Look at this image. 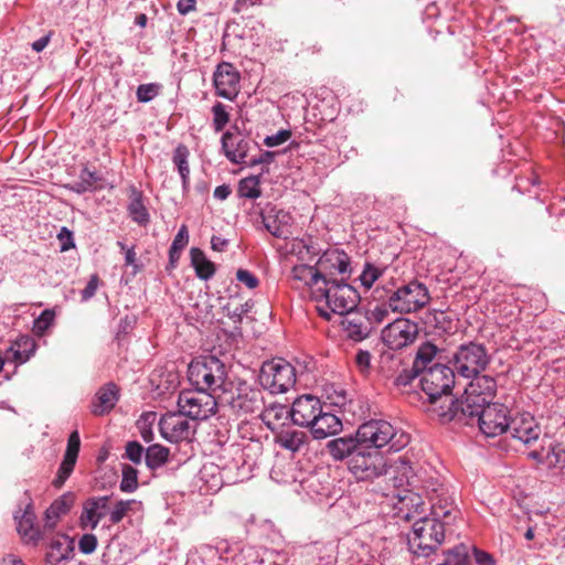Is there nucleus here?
Listing matches in <instances>:
<instances>
[{"label": "nucleus", "mask_w": 565, "mask_h": 565, "mask_svg": "<svg viewBox=\"0 0 565 565\" xmlns=\"http://www.w3.org/2000/svg\"><path fill=\"white\" fill-rule=\"evenodd\" d=\"M430 516H422L413 524V533L408 537L409 550L418 555L427 557L433 554L445 540V525L454 510L452 502L448 499L433 494L430 498Z\"/></svg>", "instance_id": "obj_1"}, {"label": "nucleus", "mask_w": 565, "mask_h": 565, "mask_svg": "<svg viewBox=\"0 0 565 565\" xmlns=\"http://www.w3.org/2000/svg\"><path fill=\"white\" fill-rule=\"evenodd\" d=\"M315 301L321 317L331 319V313L350 315L358 307L360 295L343 279L328 277L321 288L316 289Z\"/></svg>", "instance_id": "obj_2"}, {"label": "nucleus", "mask_w": 565, "mask_h": 565, "mask_svg": "<svg viewBox=\"0 0 565 565\" xmlns=\"http://www.w3.org/2000/svg\"><path fill=\"white\" fill-rule=\"evenodd\" d=\"M356 436L361 445L375 450L386 447L387 452H397L411 441L408 434L383 419H372L362 424L356 430Z\"/></svg>", "instance_id": "obj_3"}, {"label": "nucleus", "mask_w": 565, "mask_h": 565, "mask_svg": "<svg viewBox=\"0 0 565 565\" xmlns=\"http://www.w3.org/2000/svg\"><path fill=\"white\" fill-rule=\"evenodd\" d=\"M227 377L226 365L216 356L207 355L194 360L188 369V379L196 390L215 393Z\"/></svg>", "instance_id": "obj_4"}, {"label": "nucleus", "mask_w": 565, "mask_h": 565, "mask_svg": "<svg viewBox=\"0 0 565 565\" xmlns=\"http://www.w3.org/2000/svg\"><path fill=\"white\" fill-rule=\"evenodd\" d=\"M449 363L459 376L470 379L487 369L490 355L483 344L469 342L458 347Z\"/></svg>", "instance_id": "obj_5"}, {"label": "nucleus", "mask_w": 565, "mask_h": 565, "mask_svg": "<svg viewBox=\"0 0 565 565\" xmlns=\"http://www.w3.org/2000/svg\"><path fill=\"white\" fill-rule=\"evenodd\" d=\"M455 370L441 363H436L422 372L420 386L431 404H436L444 398L449 399L455 385Z\"/></svg>", "instance_id": "obj_6"}, {"label": "nucleus", "mask_w": 565, "mask_h": 565, "mask_svg": "<svg viewBox=\"0 0 565 565\" xmlns=\"http://www.w3.org/2000/svg\"><path fill=\"white\" fill-rule=\"evenodd\" d=\"M486 407L487 403L478 402L477 397L466 394L465 391L460 399H450L448 405L440 404L435 412L443 423L456 420L473 426L478 424V418Z\"/></svg>", "instance_id": "obj_7"}, {"label": "nucleus", "mask_w": 565, "mask_h": 565, "mask_svg": "<svg viewBox=\"0 0 565 565\" xmlns=\"http://www.w3.org/2000/svg\"><path fill=\"white\" fill-rule=\"evenodd\" d=\"M486 407L487 403L478 402L477 397L466 394L465 391L460 399H450L448 405L440 404L435 412L443 423L456 420L473 426L478 424V418Z\"/></svg>", "instance_id": "obj_8"}, {"label": "nucleus", "mask_w": 565, "mask_h": 565, "mask_svg": "<svg viewBox=\"0 0 565 565\" xmlns=\"http://www.w3.org/2000/svg\"><path fill=\"white\" fill-rule=\"evenodd\" d=\"M258 381L271 394L286 393L296 383V370L284 359L266 361L260 367Z\"/></svg>", "instance_id": "obj_9"}, {"label": "nucleus", "mask_w": 565, "mask_h": 565, "mask_svg": "<svg viewBox=\"0 0 565 565\" xmlns=\"http://www.w3.org/2000/svg\"><path fill=\"white\" fill-rule=\"evenodd\" d=\"M348 468L359 480H373L387 473L388 465L381 450L360 445Z\"/></svg>", "instance_id": "obj_10"}, {"label": "nucleus", "mask_w": 565, "mask_h": 565, "mask_svg": "<svg viewBox=\"0 0 565 565\" xmlns=\"http://www.w3.org/2000/svg\"><path fill=\"white\" fill-rule=\"evenodd\" d=\"M429 300L427 287L418 280H413L388 296V306L394 312L411 313L423 309Z\"/></svg>", "instance_id": "obj_11"}, {"label": "nucleus", "mask_w": 565, "mask_h": 565, "mask_svg": "<svg viewBox=\"0 0 565 565\" xmlns=\"http://www.w3.org/2000/svg\"><path fill=\"white\" fill-rule=\"evenodd\" d=\"M178 407L188 418L205 420L215 414L217 403L213 394L195 388L179 394Z\"/></svg>", "instance_id": "obj_12"}, {"label": "nucleus", "mask_w": 565, "mask_h": 565, "mask_svg": "<svg viewBox=\"0 0 565 565\" xmlns=\"http://www.w3.org/2000/svg\"><path fill=\"white\" fill-rule=\"evenodd\" d=\"M418 335L417 323L406 318H397L388 323L381 333L385 345L391 350H401L415 341Z\"/></svg>", "instance_id": "obj_13"}, {"label": "nucleus", "mask_w": 565, "mask_h": 565, "mask_svg": "<svg viewBox=\"0 0 565 565\" xmlns=\"http://www.w3.org/2000/svg\"><path fill=\"white\" fill-rule=\"evenodd\" d=\"M509 409L499 403L488 404L478 418L480 431L487 437H497L509 430Z\"/></svg>", "instance_id": "obj_14"}, {"label": "nucleus", "mask_w": 565, "mask_h": 565, "mask_svg": "<svg viewBox=\"0 0 565 565\" xmlns=\"http://www.w3.org/2000/svg\"><path fill=\"white\" fill-rule=\"evenodd\" d=\"M239 72L227 62L220 63L213 74V84L216 94L228 100H233L239 93Z\"/></svg>", "instance_id": "obj_15"}, {"label": "nucleus", "mask_w": 565, "mask_h": 565, "mask_svg": "<svg viewBox=\"0 0 565 565\" xmlns=\"http://www.w3.org/2000/svg\"><path fill=\"white\" fill-rule=\"evenodd\" d=\"M228 404L237 415L253 414L263 408V393L260 390L253 388L246 383L239 384Z\"/></svg>", "instance_id": "obj_16"}, {"label": "nucleus", "mask_w": 565, "mask_h": 565, "mask_svg": "<svg viewBox=\"0 0 565 565\" xmlns=\"http://www.w3.org/2000/svg\"><path fill=\"white\" fill-rule=\"evenodd\" d=\"M108 495L90 497L83 503V510L78 519L82 530H95L102 519L109 514Z\"/></svg>", "instance_id": "obj_17"}, {"label": "nucleus", "mask_w": 565, "mask_h": 565, "mask_svg": "<svg viewBox=\"0 0 565 565\" xmlns=\"http://www.w3.org/2000/svg\"><path fill=\"white\" fill-rule=\"evenodd\" d=\"M322 406L321 401L317 396L310 394L299 396L290 408L292 423L297 426L309 428L316 416L320 415Z\"/></svg>", "instance_id": "obj_18"}, {"label": "nucleus", "mask_w": 565, "mask_h": 565, "mask_svg": "<svg viewBox=\"0 0 565 565\" xmlns=\"http://www.w3.org/2000/svg\"><path fill=\"white\" fill-rule=\"evenodd\" d=\"M508 433L522 444L532 446L539 440L542 429L531 414L523 413L510 419Z\"/></svg>", "instance_id": "obj_19"}, {"label": "nucleus", "mask_w": 565, "mask_h": 565, "mask_svg": "<svg viewBox=\"0 0 565 565\" xmlns=\"http://www.w3.org/2000/svg\"><path fill=\"white\" fill-rule=\"evenodd\" d=\"M186 418L180 411L163 415L159 423L162 436L172 443L188 439L191 435V426Z\"/></svg>", "instance_id": "obj_20"}, {"label": "nucleus", "mask_w": 565, "mask_h": 565, "mask_svg": "<svg viewBox=\"0 0 565 565\" xmlns=\"http://www.w3.org/2000/svg\"><path fill=\"white\" fill-rule=\"evenodd\" d=\"M222 149L226 158L233 163H246L248 162V152L250 151V140L242 137L238 134H232L226 131L222 136Z\"/></svg>", "instance_id": "obj_21"}, {"label": "nucleus", "mask_w": 565, "mask_h": 565, "mask_svg": "<svg viewBox=\"0 0 565 565\" xmlns=\"http://www.w3.org/2000/svg\"><path fill=\"white\" fill-rule=\"evenodd\" d=\"M290 275L295 281L309 287L313 300L316 298V289L321 288L328 278V275L322 273L318 265L317 267L305 264L296 265L292 267Z\"/></svg>", "instance_id": "obj_22"}, {"label": "nucleus", "mask_w": 565, "mask_h": 565, "mask_svg": "<svg viewBox=\"0 0 565 565\" xmlns=\"http://www.w3.org/2000/svg\"><path fill=\"white\" fill-rule=\"evenodd\" d=\"M342 422L334 414L324 411L322 406L320 415L310 425V431L315 439H324L342 430Z\"/></svg>", "instance_id": "obj_23"}, {"label": "nucleus", "mask_w": 565, "mask_h": 565, "mask_svg": "<svg viewBox=\"0 0 565 565\" xmlns=\"http://www.w3.org/2000/svg\"><path fill=\"white\" fill-rule=\"evenodd\" d=\"M471 382L465 388L466 394L477 397L478 402L491 404V401L495 396L497 382L494 377L490 375H475Z\"/></svg>", "instance_id": "obj_24"}, {"label": "nucleus", "mask_w": 565, "mask_h": 565, "mask_svg": "<svg viewBox=\"0 0 565 565\" xmlns=\"http://www.w3.org/2000/svg\"><path fill=\"white\" fill-rule=\"evenodd\" d=\"M361 443L356 434L331 439L327 443L326 449L335 461L351 460Z\"/></svg>", "instance_id": "obj_25"}, {"label": "nucleus", "mask_w": 565, "mask_h": 565, "mask_svg": "<svg viewBox=\"0 0 565 565\" xmlns=\"http://www.w3.org/2000/svg\"><path fill=\"white\" fill-rule=\"evenodd\" d=\"M119 399V390L114 383H108L100 387L92 404V414L104 416L110 413Z\"/></svg>", "instance_id": "obj_26"}, {"label": "nucleus", "mask_w": 565, "mask_h": 565, "mask_svg": "<svg viewBox=\"0 0 565 565\" xmlns=\"http://www.w3.org/2000/svg\"><path fill=\"white\" fill-rule=\"evenodd\" d=\"M129 216L139 225H147L150 221L149 212L143 203V194L136 188H131L127 206Z\"/></svg>", "instance_id": "obj_27"}, {"label": "nucleus", "mask_w": 565, "mask_h": 565, "mask_svg": "<svg viewBox=\"0 0 565 565\" xmlns=\"http://www.w3.org/2000/svg\"><path fill=\"white\" fill-rule=\"evenodd\" d=\"M73 504V497L71 494H63L56 499L45 511L44 527L53 530L58 519L66 514Z\"/></svg>", "instance_id": "obj_28"}, {"label": "nucleus", "mask_w": 565, "mask_h": 565, "mask_svg": "<svg viewBox=\"0 0 565 565\" xmlns=\"http://www.w3.org/2000/svg\"><path fill=\"white\" fill-rule=\"evenodd\" d=\"M309 440L308 434L298 429L281 430L276 436V443L284 449L299 451Z\"/></svg>", "instance_id": "obj_29"}, {"label": "nucleus", "mask_w": 565, "mask_h": 565, "mask_svg": "<svg viewBox=\"0 0 565 565\" xmlns=\"http://www.w3.org/2000/svg\"><path fill=\"white\" fill-rule=\"evenodd\" d=\"M290 216L282 211L277 212L275 217L264 216V225L266 230L277 238H288L291 235L289 226Z\"/></svg>", "instance_id": "obj_30"}, {"label": "nucleus", "mask_w": 565, "mask_h": 565, "mask_svg": "<svg viewBox=\"0 0 565 565\" xmlns=\"http://www.w3.org/2000/svg\"><path fill=\"white\" fill-rule=\"evenodd\" d=\"M191 265L196 276L202 280H209L215 274V265L206 258L205 254L198 247L190 250Z\"/></svg>", "instance_id": "obj_31"}, {"label": "nucleus", "mask_w": 565, "mask_h": 565, "mask_svg": "<svg viewBox=\"0 0 565 565\" xmlns=\"http://www.w3.org/2000/svg\"><path fill=\"white\" fill-rule=\"evenodd\" d=\"M341 326L348 332V335L355 341L363 340L370 332V329L363 318L358 315H353V312L344 315Z\"/></svg>", "instance_id": "obj_32"}, {"label": "nucleus", "mask_w": 565, "mask_h": 565, "mask_svg": "<svg viewBox=\"0 0 565 565\" xmlns=\"http://www.w3.org/2000/svg\"><path fill=\"white\" fill-rule=\"evenodd\" d=\"M35 341L29 335H21L10 348L17 363H25L35 352Z\"/></svg>", "instance_id": "obj_33"}, {"label": "nucleus", "mask_w": 565, "mask_h": 565, "mask_svg": "<svg viewBox=\"0 0 565 565\" xmlns=\"http://www.w3.org/2000/svg\"><path fill=\"white\" fill-rule=\"evenodd\" d=\"M439 353V349L434 343L427 341L422 343L418 347L415 360H414V369L417 372H424L429 369V364L435 360L437 354Z\"/></svg>", "instance_id": "obj_34"}, {"label": "nucleus", "mask_w": 565, "mask_h": 565, "mask_svg": "<svg viewBox=\"0 0 565 565\" xmlns=\"http://www.w3.org/2000/svg\"><path fill=\"white\" fill-rule=\"evenodd\" d=\"M169 455V448L159 444H153L146 449V465L151 470L160 468L168 461Z\"/></svg>", "instance_id": "obj_35"}, {"label": "nucleus", "mask_w": 565, "mask_h": 565, "mask_svg": "<svg viewBox=\"0 0 565 565\" xmlns=\"http://www.w3.org/2000/svg\"><path fill=\"white\" fill-rule=\"evenodd\" d=\"M530 456L544 461L551 468H565V450L559 446H553L545 455L539 451H532Z\"/></svg>", "instance_id": "obj_36"}, {"label": "nucleus", "mask_w": 565, "mask_h": 565, "mask_svg": "<svg viewBox=\"0 0 565 565\" xmlns=\"http://www.w3.org/2000/svg\"><path fill=\"white\" fill-rule=\"evenodd\" d=\"M437 565H471L468 546L458 544L444 552V561Z\"/></svg>", "instance_id": "obj_37"}, {"label": "nucleus", "mask_w": 565, "mask_h": 565, "mask_svg": "<svg viewBox=\"0 0 565 565\" xmlns=\"http://www.w3.org/2000/svg\"><path fill=\"white\" fill-rule=\"evenodd\" d=\"M334 260L337 263L335 271L338 274H345L350 270V259L344 252L338 249L324 253L318 260V266L324 273L327 260Z\"/></svg>", "instance_id": "obj_38"}, {"label": "nucleus", "mask_w": 565, "mask_h": 565, "mask_svg": "<svg viewBox=\"0 0 565 565\" xmlns=\"http://www.w3.org/2000/svg\"><path fill=\"white\" fill-rule=\"evenodd\" d=\"M189 150L184 145H179L173 152V163L178 168L180 177L182 179L183 188L185 189L189 184L190 168L188 163Z\"/></svg>", "instance_id": "obj_39"}, {"label": "nucleus", "mask_w": 565, "mask_h": 565, "mask_svg": "<svg viewBox=\"0 0 565 565\" xmlns=\"http://www.w3.org/2000/svg\"><path fill=\"white\" fill-rule=\"evenodd\" d=\"M33 513L25 511L22 518L18 521V532L29 541L38 542L41 539L40 530L34 526Z\"/></svg>", "instance_id": "obj_40"}, {"label": "nucleus", "mask_w": 565, "mask_h": 565, "mask_svg": "<svg viewBox=\"0 0 565 565\" xmlns=\"http://www.w3.org/2000/svg\"><path fill=\"white\" fill-rule=\"evenodd\" d=\"M68 537L66 535H62L56 539H52L50 543V551L47 553V558L50 562H60L67 557Z\"/></svg>", "instance_id": "obj_41"}, {"label": "nucleus", "mask_w": 565, "mask_h": 565, "mask_svg": "<svg viewBox=\"0 0 565 565\" xmlns=\"http://www.w3.org/2000/svg\"><path fill=\"white\" fill-rule=\"evenodd\" d=\"M259 178L248 177L239 181L238 193L243 198L257 199L260 196Z\"/></svg>", "instance_id": "obj_42"}, {"label": "nucleus", "mask_w": 565, "mask_h": 565, "mask_svg": "<svg viewBox=\"0 0 565 565\" xmlns=\"http://www.w3.org/2000/svg\"><path fill=\"white\" fill-rule=\"evenodd\" d=\"M121 473L120 490L127 493L134 492L138 488V471L129 465H122Z\"/></svg>", "instance_id": "obj_43"}, {"label": "nucleus", "mask_w": 565, "mask_h": 565, "mask_svg": "<svg viewBox=\"0 0 565 565\" xmlns=\"http://www.w3.org/2000/svg\"><path fill=\"white\" fill-rule=\"evenodd\" d=\"M137 504L136 500H119L114 504V508H109V522L111 524L119 523L126 514Z\"/></svg>", "instance_id": "obj_44"}, {"label": "nucleus", "mask_w": 565, "mask_h": 565, "mask_svg": "<svg viewBox=\"0 0 565 565\" xmlns=\"http://www.w3.org/2000/svg\"><path fill=\"white\" fill-rule=\"evenodd\" d=\"M290 416V409H288L286 406L280 404H274L266 409L263 411L262 417L264 423L269 427L270 429H274L271 419L279 420L281 418H286Z\"/></svg>", "instance_id": "obj_45"}, {"label": "nucleus", "mask_w": 565, "mask_h": 565, "mask_svg": "<svg viewBox=\"0 0 565 565\" xmlns=\"http://www.w3.org/2000/svg\"><path fill=\"white\" fill-rule=\"evenodd\" d=\"M388 300L383 303H376L366 311V320L370 323L380 324L386 320L390 313Z\"/></svg>", "instance_id": "obj_46"}, {"label": "nucleus", "mask_w": 565, "mask_h": 565, "mask_svg": "<svg viewBox=\"0 0 565 565\" xmlns=\"http://www.w3.org/2000/svg\"><path fill=\"white\" fill-rule=\"evenodd\" d=\"M212 114H213V127H214L215 131H217V132L222 131L224 129V127L230 121V114L226 110L225 105H223L222 103H216L212 107Z\"/></svg>", "instance_id": "obj_47"}, {"label": "nucleus", "mask_w": 565, "mask_h": 565, "mask_svg": "<svg viewBox=\"0 0 565 565\" xmlns=\"http://www.w3.org/2000/svg\"><path fill=\"white\" fill-rule=\"evenodd\" d=\"M145 454L146 449L141 446L140 443L132 440L126 444L124 457L134 462L135 465L141 463Z\"/></svg>", "instance_id": "obj_48"}, {"label": "nucleus", "mask_w": 565, "mask_h": 565, "mask_svg": "<svg viewBox=\"0 0 565 565\" xmlns=\"http://www.w3.org/2000/svg\"><path fill=\"white\" fill-rule=\"evenodd\" d=\"M383 269L372 265L365 264L362 274L360 275V280L362 286L365 288H371L373 284L382 276Z\"/></svg>", "instance_id": "obj_49"}, {"label": "nucleus", "mask_w": 565, "mask_h": 565, "mask_svg": "<svg viewBox=\"0 0 565 565\" xmlns=\"http://www.w3.org/2000/svg\"><path fill=\"white\" fill-rule=\"evenodd\" d=\"M160 85L154 83L141 84L137 87L136 96L140 103H149L158 96Z\"/></svg>", "instance_id": "obj_50"}, {"label": "nucleus", "mask_w": 565, "mask_h": 565, "mask_svg": "<svg viewBox=\"0 0 565 565\" xmlns=\"http://www.w3.org/2000/svg\"><path fill=\"white\" fill-rule=\"evenodd\" d=\"M79 448H81L79 434L77 430H74L68 436L64 458L76 461L77 457H78Z\"/></svg>", "instance_id": "obj_51"}, {"label": "nucleus", "mask_w": 565, "mask_h": 565, "mask_svg": "<svg viewBox=\"0 0 565 565\" xmlns=\"http://www.w3.org/2000/svg\"><path fill=\"white\" fill-rule=\"evenodd\" d=\"M53 321L54 312L46 309L34 320L33 331L38 334H43L51 327Z\"/></svg>", "instance_id": "obj_52"}, {"label": "nucleus", "mask_w": 565, "mask_h": 565, "mask_svg": "<svg viewBox=\"0 0 565 565\" xmlns=\"http://www.w3.org/2000/svg\"><path fill=\"white\" fill-rule=\"evenodd\" d=\"M98 541L95 534L86 533L78 541V550L83 554H92L96 551Z\"/></svg>", "instance_id": "obj_53"}, {"label": "nucleus", "mask_w": 565, "mask_h": 565, "mask_svg": "<svg viewBox=\"0 0 565 565\" xmlns=\"http://www.w3.org/2000/svg\"><path fill=\"white\" fill-rule=\"evenodd\" d=\"M427 323L434 324L435 328L446 331L451 322L447 319L445 312L434 311L428 315Z\"/></svg>", "instance_id": "obj_54"}, {"label": "nucleus", "mask_w": 565, "mask_h": 565, "mask_svg": "<svg viewBox=\"0 0 565 565\" xmlns=\"http://www.w3.org/2000/svg\"><path fill=\"white\" fill-rule=\"evenodd\" d=\"M291 137V131L287 129L279 130L275 135L267 136L264 143L269 147H277L285 143Z\"/></svg>", "instance_id": "obj_55"}, {"label": "nucleus", "mask_w": 565, "mask_h": 565, "mask_svg": "<svg viewBox=\"0 0 565 565\" xmlns=\"http://www.w3.org/2000/svg\"><path fill=\"white\" fill-rule=\"evenodd\" d=\"M252 305L249 302L242 303L234 309L227 307V317L233 320L234 323H241L243 317L249 312Z\"/></svg>", "instance_id": "obj_56"}, {"label": "nucleus", "mask_w": 565, "mask_h": 565, "mask_svg": "<svg viewBox=\"0 0 565 565\" xmlns=\"http://www.w3.org/2000/svg\"><path fill=\"white\" fill-rule=\"evenodd\" d=\"M236 279L249 289L256 288L259 284L258 278L247 269H238L236 271Z\"/></svg>", "instance_id": "obj_57"}, {"label": "nucleus", "mask_w": 565, "mask_h": 565, "mask_svg": "<svg viewBox=\"0 0 565 565\" xmlns=\"http://www.w3.org/2000/svg\"><path fill=\"white\" fill-rule=\"evenodd\" d=\"M189 243L186 225H181L170 247L182 250Z\"/></svg>", "instance_id": "obj_58"}, {"label": "nucleus", "mask_w": 565, "mask_h": 565, "mask_svg": "<svg viewBox=\"0 0 565 565\" xmlns=\"http://www.w3.org/2000/svg\"><path fill=\"white\" fill-rule=\"evenodd\" d=\"M276 157L274 151H263L258 156H253L248 159L247 166L255 167L258 164H270Z\"/></svg>", "instance_id": "obj_59"}, {"label": "nucleus", "mask_w": 565, "mask_h": 565, "mask_svg": "<svg viewBox=\"0 0 565 565\" xmlns=\"http://www.w3.org/2000/svg\"><path fill=\"white\" fill-rule=\"evenodd\" d=\"M422 376V372L415 371L414 366L411 370H404L399 373L395 379V384L397 386H406L412 383V381L417 376Z\"/></svg>", "instance_id": "obj_60"}, {"label": "nucleus", "mask_w": 565, "mask_h": 565, "mask_svg": "<svg viewBox=\"0 0 565 565\" xmlns=\"http://www.w3.org/2000/svg\"><path fill=\"white\" fill-rule=\"evenodd\" d=\"M57 238L61 243V250H67L74 247L73 233L67 227H62L57 234Z\"/></svg>", "instance_id": "obj_61"}, {"label": "nucleus", "mask_w": 565, "mask_h": 565, "mask_svg": "<svg viewBox=\"0 0 565 565\" xmlns=\"http://www.w3.org/2000/svg\"><path fill=\"white\" fill-rule=\"evenodd\" d=\"M372 355L369 351L360 350L355 355V363L361 372L366 373L371 366Z\"/></svg>", "instance_id": "obj_62"}, {"label": "nucleus", "mask_w": 565, "mask_h": 565, "mask_svg": "<svg viewBox=\"0 0 565 565\" xmlns=\"http://www.w3.org/2000/svg\"><path fill=\"white\" fill-rule=\"evenodd\" d=\"M473 555L477 565H495L492 555L484 551L473 547Z\"/></svg>", "instance_id": "obj_63"}, {"label": "nucleus", "mask_w": 565, "mask_h": 565, "mask_svg": "<svg viewBox=\"0 0 565 565\" xmlns=\"http://www.w3.org/2000/svg\"><path fill=\"white\" fill-rule=\"evenodd\" d=\"M97 287H98V277H97V275H93L90 277L89 281L87 282L86 287L82 291V299L88 300L89 298H92L95 295Z\"/></svg>", "instance_id": "obj_64"}]
</instances>
